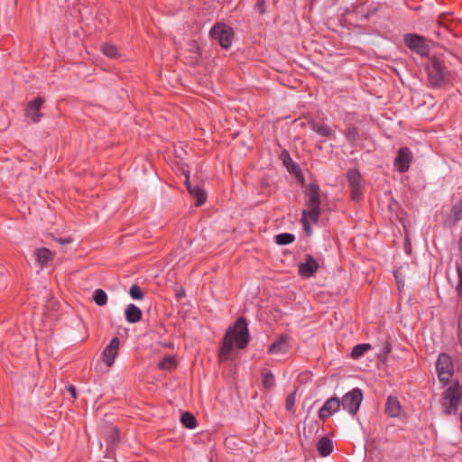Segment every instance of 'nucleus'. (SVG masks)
<instances>
[{"instance_id": "1", "label": "nucleus", "mask_w": 462, "mask_h": 462, "mask_svg": "<svg viewBox=\"0 0 462 462\" xmlns=\"http://www.w3.org/2000/svg\"><path fill=\"white\" fill-rule=\"evenodd\" d=\"M250 333L246 319L239 317L233 327H229L223 337L219 357L228 359L234 348V344L237 348L245 349L250 341Z\"/></svg>"}, {"instance_id": "2", "label": "nucleus", "mask_w": 462, "mask_h": 462, "mask_svg": "<svg viewBox=\"0 0 462 462\" xmlns=\"http://www.w3.org/2000/svg\"><path fill=\"white\" fill-rule=\"evenodd\" d=\"M306 209H303L305 215H309L311 223L317 224L320 217V189L317 182H312L304 191Z\"/></svg>"}, {"instance_id": "3", "label": "nucleus", "mask_w": 462, "mask_h": 462, "mask_svg": "<svg viewBox=\"0 0 462 462\" xmlns=\"http://www.w3.org/2000/svg\"><path fill=\"white\" fill-rule=\"evenodd\" d=\"M462 402V383L457 380L452 383L442 393V405L445 412L450 414L456 412L458 404Z\"/></svg>"}, {"instance_id": "4", "label": "nucleus", "mask_w": 462, "mask_h": 462, "mask_svg": "<svg viewBox=\"0 0 462 462\" xmlns=\"http://www.w3.org/2000/svg\"><path fill=\"white\" fill-rule=\"evenodd\" d=\"M429 81L434 88H440L447 79V67L444 61L437 57H433L426 67Z\"/></svg>"}, {"instance_id": "5", "label": "nucleus", "mask_w": 462, "mask_h": 462, "mask_svg": "<svg viewBox=\"0 0 462 462\" xmlns=\"http://www.w3.org/2000/svg\"><path fill=\"white\" fill-rule=\"evenodd\" d=\"M234 35L233 28L221 22L216 23L209 31L210 38L217 41L225 50L231 47Z\"/></svg>"}, {"instance_id": "6", "label": "nucleus", "mask_w": 462, "mask_h": 462, "mask_svg": "<svg viewBox=\"0 0 462 462\" xmlns=\"http://www.w3.org/2000/svg\"><path fill=\"white\" fill-rule=\"evenodd\" d=\"M438 378L443 385H448L454 374V364L448 354L441 353L436 362Z\"/></svg>"}, {"instance_id": "7", "label": "nucleus", "mask_w": 462, "mask_h": 462, "mask_svg": "<svg viewBox=\"0 0 462 462\" xmlns=\"http://www.w3.org/2000/svg\"><path fill=\"white\" fill-rule=\"evenodd\" d=\"M350 197L353 201L360 202L364 198L362 176L357 169H349L346 172Z\"/></svg>"}, {"instance_id": "8", "label": "nucleus", "mask_w": 462, "mask_h": 462, "mask_svg": "<svg viewBox=\"0 0 462 462\" xmlns=\"http://www.w3.org/2000/svg\"><path fill=\"white\" fill-rule=\"evenodd\" d=\"M363 401V392L359 388H354L346 393L340 401L343 409L351 415H356Z\"/></svg>"}, {"instance_id": "9", "label": "nucleus", "mask_w": 462, "mask_h": 462, "mask_svg": "<svg viewBox=\"0 0 462 462\" xmlns=\"http://www.w3.org/2000/svg\"><path fill=\"white\" fill-rule=\"evenodd\" d=\"M403 42L405 45L415 53L420 56L429 54L430 48L426 43V38L424 36L416 33H406L403 36Z\"/></svg>"}, {"instance_id": "10", "label": "nucleus", "mask_w": 462, "mask_h": 462, "mask_svg": "<svg viewBox=\"0 0 462 462\" xmlns=\"http://www.w3.org/2000/svg\"><path fill=\"white\" fill-rule=\"evenodd\" d=\"M411 161L412 153L410 148L405 146L398 150L393 164L399 172L404 173L409 171Z\"/></svg>"}, {"instance_id": "11", "label": "nucleus", "mask_w": 462, "mask_h": 462, "mask_svg": "<svg viewBox=\"0 0 462 462\" xmlns=\"http://www.w3.org/2000/svg\"><path fill=\"white\" fill-rule=\"evenodd\" d=\"M291 337L287 334L280 335L272 345L269 346L267 353L269 355L286 354L290 350Z\"/></svg>"}, {"instance_id": "12", "label": "nucleus", "mask_w": 462, "mask_h": 462, "mask_svg": "<svg viewBox=\"0 0 462 462\" xmlns=\"http://www.w3.org/2000/svg\"><path fill=\"white\" fill-rule=\"evenodd\" d=\"M44 99L42 97H37L29 102L25 108V116L29 117L33 123H38L42 117L40 109Z\"/></svg>"}, {"instance_id": "13", "label": "nucleus", "mask_w": 462, "mask_h": 462, "mask_svg": "<svg viewBox=\"0 0 462 462\" xmlns=\"http://www.w3.org/2000/svg\"><path fill=\"white\" fill-rule=\"evenodd\" d=\"M305 263L299 264V274L300 276L310 278L314 276L319 268V263L313 258L311 254L305 255Z\"/></svg>"}, {"instance_id": "14", "label": "nucleus", "mask_w": 462, "mask_h": 462, "mask_svg": "<svg viewBox=\"0 0 462 462\" xmlns=\"http://www.w3.org/2000/svg\"><path fill=\"white\" fill-rule=\"evenodd\" d=\"M120 340L117 337H113L109 344L104 349L102 355L106 365L110 367L113 365L115 359L118 356Z\"/></svg>"}, {"instance_id": "15", "label": "nucleus", "mask_w": 462, "mask_h": 462, "mask_svg": "<svg viewBox=\"0 0 462 462\" xmlns=\"http://www.w3.org/2000/svg\"><path fill=\"white\" fill-rule=\"evenodd\" d=\"M308 124L310 129L319 135L325 138H335L334 131L322 119H310L308 121Z\"/></svg>"}, {"instance_id": "16", "label": "nucleus", "mask_w": 462, "mask_h": 462, "mask_svg": "<svg viewBox=\"0 0 462 462\" xmlns=\"http://www.w3.org/2000/svg\"><path fill=\"white\" fill-rule=\"evenodd\" d=\"M340 400L337 397L329 398L319 411V418L325 421L340 408Z\"/></svg>"}, {"instance_id": "17", "label": "nucleus", "mask_w": 462, "mask_h": 462, "mask_svg": "<svg viewBox=\"0 0 462 462\" xmlns=\"http://www.w3.org/2000/svg\"><path fill=\"white\" fill-rule=\"evenodd\" d=\"M185 183L189 193L197 200L195 205L197 207L203 205L207 200V194L205 190L198 185H191L189 173L186 175Z\"/></svg>"}, {"instance_id": "18", "label": "nucleus", "mask_w": 462, "mask_h": 462, "mask_svg": "<svg viewBox=\"0 0 462 462\" xmlns=\"http://www.w3.org/2000/svg\"><path fill=\"white\" fill-rule=\"evenodd\" d=\"M401 411V404L397 397L389 395L386 403L384 412L389 417H397Z\"/></svg>"}, {"instance_id": "19", "label": "nucleus", "mask_w": 462, "mask_h": 462, "mask_svg": "<svg viewBox=\"0 0 462 462\" xmlns=\"http://www.w3.org/2000/svg\"><path fill=\"white\" fill-rule=\"evenodd\" d=\"M334 449L333 441L324 436L322 437L317 443V450L320 457H328L329 456Z\"/></svg>"}, {"instance_id": "20", "label": "nucleus", "mask_w": 462, "mask_h": 462, "mask_svg": "<svg viewBox=\"0 0 462 462\" xmlns=\"http://www.w3.org/2000/svg\"><path fill=\"white\" fill-rule=\"evenodd\" d=\"M125 319L129 323H136L142 319V310L134 304H129L125 311Z\"/></svg>"}, {"instance_id": "21", "label": "nucleus", "mask_w": 462, "mask_h": 462, "mask_svg": "<svg viewBox=\"0 0 462 462\" xmlns=\"http://www.w3.org/2000/svg\"><path fill=\"white\" fill-rule=\"evenodd\" d=\"M280 158L282 160L284 166L291 173L297 174L300 171V166L298 163L293 162L288 151L283 150L281 152Z\"/></svg>"}, {"instance_id": "22", "label": "nucleus", "mask_w": 462, "mask_h": 462, "mask_svg": "<svg viewBox=\"0 0 462 462\" xmlns=\"http://www.w3.org/2000/svg\"><path fill=\"white\" fill-rule=\"evenodd\" d=\"M35 255L40 265L45 266L49 262L52 261L54 254L46 247H42L35 251Z\"/></svg>"}, {"instance_id": "23", "label": "nucleus", "mask_w": 462, "mask_h": 462, "mask_svg": "<svg viewBox=\"0 0 462 462\" xmlns=\"http://www.w3.org/2000/svg\"><path fill=\"white\" fill-rule=\"evenodd\" d=\"M372 346L368 343L358 344L352 348L350 356L353 359H358L365 355V352L369 351Z\"/></svg>"}, {"instance_id": "24", "label": "nucleus", "mask_w": 462, "mask_h": 462, "mask_svg": "<svg viewBox=\"0 0 462 462\" xmlns=\"http://www.w3.org/2000/svg\"><path fill=\"white\" fill-rule=\"evenodd\" d=\"M344 134L347 142L352 145L356 144L360 138L359 130L355 125L348 126Z\"/></svg>"}, {"instance_id": "25", "label": "nucleus", "mask_w": 462, "mask_h": 462, "mask_svg": "<svg viewBox=\"0 0 462 462\" xmlns=\"http://www.w3.org/2000/svg\"><path fill=\"white\" fill-rule=\"evenodd\" d=\"M180 422L184 427L193 430L197 427V420L195 416L189 411H185L180 417Z\"/></svg>"}, {"instance_id": "26", "label": "nucleus", "mask_w": 462, "mask_h": 462, "mask_svg": "<svg viewBox=\"0 0 462 462\" xmlns=\"http://www.w3.org/2000/svg\"><path fill=\"white\" fill-rule=\"evenodd\" d=\"M262 383L267 390L272 389L275 385V378L271 371L264 370L262 372Z\"/></svg>"}, {"instance_id": "27", "label": "nucleus", "mask_w": 462, "mask_h": 462, "mask_svg": "<svg viewBox=\"0 0 462 462\" xmlns=\"http://www.w3.org/2000/svg\"><path fill=\"white\" fill-rule=\"evenodd\" d=\"M101 51L104 55L110 59H116L119 57L117 47L111 43L103 44Z\"/></svg>"}, {"instance_id": "28", "label": "nucleus", "mask_w": 462, "mask_h": 462, "mask_svg": "<svg viewBox=\"0 0 462 462\" xmlns=\"http://www.w3.org/2000/svg\"><path fill=\"white\" fill-rule=\"evenodd\" d=\"M451 216L453 219V226L462 220V199L452 207Z\"/></svg>"}, {"instance_id": "29", "label": "nucleus", "mask_w": 462, "mask_h": 462, "mask_svg": "<svg viewBox=\"0 0 462 462\" xmlns=\"http://www.w3.org/2000/svg\"><path fill=\"white\" fill-rule=\"evenodd\" d=\"M275 243L280 245H290L295 240V236L290 233H282L276 235L274 237Z\"/></svg>"}, {"instance_id": "30", "label": "nucleus", "mask_w": 462, "mask_h": 462, "mask_svg": "<svg viewBox=\"0 0 462 462\" xmlns=\"http://www.w3.org/2000/svg\"><path fill=\"white\" fill-rule=\"evenodd\" d=\"M93 300L98 306H104L107 302V295L102 289H97L93 293Z\"/></svg>"}, {"instance_id": "31", "label": "nucleus", "mask_w": 462, "mask_h": 462, "mask_svg": "<svg viewBox=\"0 0 462 462\" xmlns=\"http://www.w3.org/2000/svg\"><path fill=\"white\" fill-rule=\"evenodd\" d=\"M175 358L173 356H168L159 362L158 368L161 370H171L175 366Z\"/></svg>"}, {"instance_id": "32", "label": "nucleus", "mask_w": 462, "mask_h": 462, "mask_svg": "<svg viewBox=\"0 0 462 462\" xmlns=\"http://www.w3.org/2000/svg\"><path fill=\"white\" fill-rule=\"evenodd\" d=\"M129 294L134 300H142L144 296L142 289L137 284H133L130 287Z\"/></svg>"}, {"instance_id": "33", "label": "nucleus", "mask_w": 462, "mask_h": 462, "mask_svg": "<svg viewBox=\"0 0 462 462\" xmlns=\"http://www.w3.org/2000/svg\"><path fill=\"white\" fill-rule=\"evenodd\" d=\"M300 222L303 226V230L306 233V235L310 236L312 234V228L310 226L311 220L310 219L309 215L304 216V212H302Z\"/></svg>"}, {"instance_id": "34", "label": "nucleus", "mask_w": 462, "mask_h": 462, "mask_svg": "<svg viewBox=\"0 0 462 462\" xmlns=\"http://www.w3.org/2000/svg\"><path fill=\"white\" fill-rule=\"evenodd\" d=\"M456 270L458 276V282L456 287V291L458 296L462 297V265L459 263L456 264Z\"/></svg>"}, {"instance_id": "35", "label": "nucleus", "mask_w": 462, "mask_h": 462, "mask_svg": "<svg viewBox=\"0 0 462 462\" xmlns=\"http://www.w3.org/2000/svg\"><path fill=\"white\" fill-rule=\"evenodd\" d=\"M296 400V391L291 392L286 397L285 401V408L287 411H291L295 404Z\"/></svg>"}, {"instance_id": "36", "label": "nucleus", "mask_w": 462, "mask_h": 462, "mask_svg": "<svg viewBox=\"0 0 462 462\" xmlns=\"http://www.w3.org/2000/svg\"><path fill=\"white\" fill-rule=\"evenodd\" d=\"M107 441L113 446L119 442V431L116 428L109 432Z\"/></svg>"}, {"instance_id": "37", "label": "nucleus", "mask_w": 462, "mask_h": 462, "mask_svg": "<svg viewBox=\"0 0 462 462\" xmlns=\"http://www.w3.org/2000/svg\"><path fill=\"white\" fill-rule=\"evenodd\" d=\"M392 351V345L390 343V341L388 339H386L383 344V346H382V349L380 351V354H379V357L382 358H385L386 356Z\"/></svg>"}, {"instance_id": "38", "label": "nucleus", "mask_w": 462, "mask_h": 462, "mask_svg": "<svg viewBox=\"0 0 462 462\" xmlns=\"http://www.w3.org/2000/svg\"><path fill=\"white\" fill-rule=\"evenodd\" d=\"M254 7L261 14H263L265 13V0H257Z\"/></svg>"}, {"instance_id": "39", "label": "nucleus", "mask_w": 462, "mask_h": 462, "mask_svg": "<svg viewBox=\"0 0 462 462\" xmlns=\"http://www.w3.org/2000/svg\"><path fill=\"white\" fill-rule=\"evenodd\" d=\"M193 48L195 49V51L193 60L191 61V63H197L200 59L199 47L196 43H194Z\"/></svg>"}, {"instance_id": "40", "label": "nucleus", "mask_w": 462, "mask_h": 462, "mask_svg": "<svg viewBox=\"0 0 462 462\" xmlns=\"http://www.w3.org/2000/svg\"><path fill=\"white\" fill-rule=\"evenodd\" d=\"M186 296L185 289L180 286L175 291V297L177 300H180Z\"/></svg>"}, {"instance_id": "41", "label": "nucleus", "mask_w": 462, "mask_h": 462, "mask_svg": "<svg viewBox=\"0 0 462 462\" xmlns=\"http://www.w3.org/2000/svg\"><path fill=\"white\" fill-rule=\"evenodd\" d=\"M57 241L61 245H69L72 242V239L70 237H65V238H59Z\"/></svg>"}, {"instance_id": "42", "label": "nucleus", "mask_w": 462, "mask_h": 462, "mask_svg": "<svg viewBox=\"0 0 462 462\" xmlns=\"http://www.w3.org/2000/svg\"><path fill=\"white\" fill-rule=\"evenodd\" d=\"M68 390L69 392L71 394V397L76 399L77 398V391H76V388L73 386V385H69L68 387Z\"/></svg>"}, {"instance_id": "43", "label": "nucleus", "mask_w": 462, "mask_h": 462, "mask_svg": "<svg viewBox=\"0 0 462 462\" xmlns=\"http://www.w3.org/2000/svg\"><path fill=\"white\" fill-rule=\"evenodd\" d=\"M457 331H462V311L460 312L457 319Z\"/></svg>"}, {"instance_id": "44", "label": "nucleus", "mask_w": 462, "mask_h": 462, "mask_svg": "<svg viewBox=\"0 0 462 462\" xmlns=\"http://www.w3.org/2000/svg\"><path fill=\"white\" fill-rule=\"evenodd\" d=\"M319 428V422L317 420L313 421L312 425L310 426V430H318Z\"/></svg>"}, {"instance_id": "45", "label": "nucleus", "mask_w": 462, "mask_h": 462, "mask_svg": "<svg viewBox=\"0 0 462 462\" xmlns=\"http://www.w3.org/2000/svg\"><path fill=\"white\" fill-rule=\"evenodd\" d=\"M185 167L188 168V165H183L181 167V171H182V173L186 176L188 173L189 174V171L188 170H186Z\"/></svg>"}, {"instance_id": "46", "label": "nucleus", "mask_w": 462, "mask_h": 462, "mask_svg": "<svg viewBox=\"0 0 462 462\" xmlns=\"http://www.w3.org/2000/svg\"><path fill=\"white\" fill-rule=\"evenodd\" d=\"M457 336L459 339V344L462 346V331H457Z\"/></svg>"}, {"instance_id": "47", "label": "nucleus", "mask_w": 462, "mask_h": 462, "mask_svg": "<svg viewBox=\"0 0 462 462\" xmlns=\"http://www.w3.org/2000/svg\"><path fill=\"white\" fill-rule=\"evenodd\" d=\"M210 462H212V460H210Z\"/></svg>"}]
</instances>
